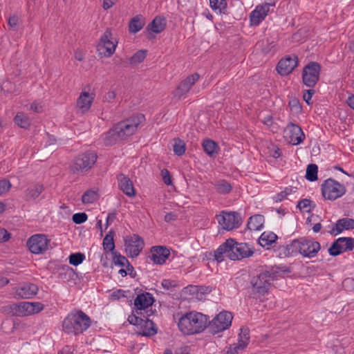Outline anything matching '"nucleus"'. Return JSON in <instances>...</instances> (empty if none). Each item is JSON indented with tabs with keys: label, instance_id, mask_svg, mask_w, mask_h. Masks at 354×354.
<instances>
[{
	"label": "nucleus",
	"instance_id": "f257e3e1",
	"mask_svg": "<svg viewBox=\"0 0 354 354\" xmlns=\"http://www.w3.org/2000/svg\"><path fill=\"white\" fill-rule=\"evenodd\" d=\"M144 120L143 114H138L114 124L105 135L104 145L112 146L119 141L126 140L136 131Z\"/></svg>",
	"mask_w": 354,
	"mask_h": 354
},
{
	"label": "nucleus",
	"instance_id": "f03ea898",
	"mask_svg": "<svg viewBox=\"0 0 354 354\" xmlns=\"http://www.w3.org/2000/svg\"><path fill=\"white\" fill-rule=\"evenodd\" d=\"M91 324L88 315L81 310H75L64 319L62 327L65 333L78 335L86 330Z\"/></svg>",
	"mask_w": 354,
	"mask_h": 354
},
{
	"label": "nucleus",
	"instance_id": "7ed1b4c3",
	"mask_svg": "<svg viewBox=\"0 0 354 354\" xmlns=\"http://www.w3.org/2000/svg\"><path fill=\"white\" fill-rule=\"evenodd\" d=\"M208 318L201 313L191 312L179 319L178 326L185 335L199 333L208 328Z\"/></svg>",
	"mask_w": 354,
	"mask_h": 354
},
{
	"label": "nucleus",
	"instance_id": "20e7f679",
	"mask_svg": "<svg viewBox=\"0 0 354 354\" xmlns=\"http://www.w3.org/2000/svg\"><path fill=\"white\" fill-rule=\"evenodd\" d=\"M153 313L151 309L146 310V315L139 316L131 313L128 317V322L135 326H140V330L137 332V335L142 337H151L157 333V328L154 322L149 319V317Z\"/></svg>",
	"mask_w": 354,
	"mask_h": 354
},
{
	"label": "nucleus",
	"instance_id": "39448f33",
	"mask_svg": "<svg viewBox=\"0 0 354 354\" xmlns=\"http://www.w3.org/2000/svg\"><path fill=\"white\" fill-rule=\"evenodd\" d=\"M345 186L333 178H328L322 185V194L325 199L335 201L346 193Z\"/></svg>",
	"mask_w": 354,
	"mask_h": 354
},
{
	"label": "nucleus",
	"instance_id": "423d86ee",
	"mask_svg": "<svg viewBox=\"0 0 354 354\" xmlns=\"http://www.w3.org/2000/svg\"><path fill=\"white\" fill-rule=\"evenodd\" d=\"M250 283L252 287V293L258 297L268 294L271 287L270 279L267 277L263 270L254 276L251 279Z\"/></svg>",
	"mask_w": 354,
	"mask_h": 354
},
{
	"label": "nucleus",
	"instance_id": "0eeeda50",
	"mask_svg": "<svg viewBox=\"0 0 354 354\" xmlns=\"http://www.w3.org/2000/svg\"><path fill=\"white\" fill-rule=\"evenodd\" d=\"M97 154L92 151H86L80 154L74 159L71 165L73 173L84 172L90 169L97 160Z\"/></svg>",
	"mask_w": 354,
	"mask_h": 354
},
{
	"label": "nucleus",
	"instance_id": "6e6552de",
	"mask_svg": "<svg viewBox=\"0 0 354 354\" xmlns=\"http://www.w3.org/2000/svg\"><path fill=\"white\" fill-rule=\"evenodd\" d=\"M321 65L317 62H310L302 71V82L308 87L313 88L318 82L321 72Z\"/></svg>",
	"mask_w": 354,
	"mask_h": 354
},
{
	"label": "nucleus",
	"instance_id": "1a4fd4ad",
	"mask_svg": "<svg viewBox=\"0 0 354 354\" xmlns=\"http://www.w3.org/2000/svg\"><path fill=\"white\" fill-rule=\"evenodd\" d=\"M232 315L227 311L218 314L212 321H208V328L211 333L216 334L228 328L232 324Z\"/></svg>",
	"mask_w": 354,
	"mask_h": 354
},
{
	"label": "nucleus",
	"instance_id": "9d476101",
	"mask_svg": "<svg viewBox=\"0 0 354 354\" xmlns=\"http://www.w3.org/2000/svg\"><path fill=\"white\" fill-rule=\"evenodd\" d=\"M113 39L111 30L107 28L102 35L97 46L100 55L109 57L115 53L118 41L114 42Z\"/></svg>",
	"mask_w": 354,
	"mask_h": 354
},
{
	"label": "nucleus",
	"instance_id": "9b49d317",
	"mask_svg": "<svg viewBox=\"0 0 354 354\" xmlns=\"http://www.w3.org/2000/svg\"><path fill=\"white\" fill-rule=\"evenodd\" d=\"M236 243L235 239L230 238L222 243L216 250L214 251L213 260L221 263L224 260V256L232 261H236L237 256L235 254L234 245Z\"/></svg>",
	"mask_w": 354,
	"mask_h": 354
},
{
	"label": "nucleus",
	"instance_id": "f8f14e48",
	"mask_svg": "<svg viewBox=\"0 0 354 354\" xmlns=\"http://www.w3.org/2000/svg\"><path fill=\"white\" fill-rule=\"evenodd\" d=\"M50 240L47 236L42 234H37L31 236L26 242V245L31 253L42 254L48 249Z\"/></svg>",
	"mask_w": 354,
	"mask_h": 354
},
{
	"label": "nucleus",
	"instance_id": "ddd939ff",
	"mask_svg": "<svg viewBox=\"0 0 354 354\" xmlns=\"http://www.w3.org/2000/svg\"><path fill=\"white\" fill-rule=\"evenodd\" d=\"M124 241L125 251L132 258L138 256L145 245L144 240L138 234L127 236Z\"/></svg>",
	"mask_w": 354,
	"mask_h": 354
},
{
	"label": "nucleus",
	"instance_id": "4468645a",
	"mask_svg": "<svg viewBox=\"0 0 354 354\" xmlns=\"http://www.w3.org/2000/svg\"><path fill=\"white\" fill-rule=\"evenodd\" d=\"M155 301L153 295L147 292L139 294L134 299V309L132 313H135L139 316L146 315V311L142 313V310H146L149 307L151 306Z\"/></svg>",
	"mask_w": 354,
	"mask_h": 354
},
{
	"label": "nucleus",
	"instance_id": "2eb2a0df",
	"mask_svg": "<svg viewBox=\"0 0 354 354\" xmlns=\"http://www.w3.org/2000/svg\"><path fill=\"white\" fill-rule=\"evenodd\" d=\"M218 221L223 228L227 231L232 230L234 228H238L242 223L241 215L236 212H231L220 215Z\"/></svg>",
	"mask_w": 354,
	"mask_h": 354
},
{
	"label": "nucleus",
	"instance_id": "dca6fc26",
	"mask_svg": "<svg viewBox=\"0 0 354 354\" xmlns=\"http://www.w3.org/2000/svg\"><path fill=\"white\" fill-rule=\"evenodd\" d=\"M285 137L289 139V142L297 145L303 142L305 135L302 129L297 124L290 122L284 129Z\"/></svg>",
	"mask_w": 354,
	"mask_h": 354
},
{
	"label": "nucleus",
	"instance_id": "f3484780",
	"mask_svg": "<svg viewBox=\"0 0 354 354\" xmlns=\"http://www.w3.org/2000/svg\"><path fill=\"white\" fill-rule=\"evenodd\" d=\"M298 62L296 55H288L279 62L277 71L281 75H288L297 66Z\"/></svg>",
	"mask_w": 354,
	"mask_h": 354
},
{
	"label": "nucleus",
	"instance_id": "a211bd4d",
	"mask_svg": "<svg viewBox=\"0 0 354 354\" xmlns=\"http://www.w3.org/2000/svg\"><path fill=\"white\" fill-rule=\"evenodd\" d=\"M301 254L304 257H315L321 248L320 243L313 239H308L306 237L301 238Z\"/></svg>",
	"mask_w": 354,
	"mask_h": 354
},
{
	"label": "nucleus",
	"instance_id": "6ab92c4d",
	"mask_svg": "<svg viewBox=\"0 0 354 354\" xmlns=\"http://www.w3.org/2000/svg\"><path fill=\"white\" fill-rule=\"evenodd\" d=\"M170 254L169 249L165 246H153L151 248V254L149 258L157 265H162L165 263Z\"/></svg>",
	"mask_w": 354,
	"mask_h": 354
},
{
	"label": "nucleus",
	"instance_id": "aec40b11",
	"mask_svg": "<svg viewBox=\"0 0 354 354\" xmlns=\"http://www.w3.org/2000/svg\"><path fill=\"white\" fill-rule=\"evenodd\" d=\"M199 77V75L197 73H195L183 80L176 89L174 96L180 98L186 94L195 82L198 80Z\"/></svg>",
	"mask_w": 354,
	"mask_h": 354
},
{
	"label": "nucleus",
	"instance_id": "412c9836",
	"mask_svg": "<svg viewBox=\"0 0 354 354\" xmlns=\"http://www.w3.org/2000/svg\"><path fill=\"white\" fill-rule=\"evenodd\" d=\"M167 20L163 16H156L154 19L147 25L146 30L149 32V36L148 38H151V32L159 34L162 32L166 28Z\"/></svg>",
	"mask_w": 354,
	"mask_h": 354
},
{
	"label": "nucleus",
	"instance_id": "4be33fe9",
	"mask_svg": "<svg viewBox=\"0 0 354 354\" xmlns=\"http://www.w3.org/2000/svg\"><path fill=\"white\" fill-rule=\"evenodd\" d=\"M119 188L124 194L129 197L136 196V190L131 179L124 174H119L117 176Z\"/></svg>",
	"mask_w": 354,
	"mask_h": 354
},
{
	"label": "nucleus",
	"instance_id": "5701e85b",
	"mask_svg": "<svg viewBox=\"0 0 354 354\" xmlns=\"http://www.w3.org/2000/svg\"><path fill=\"white\" fill-rule=\"evenodd\" d=\"M354 230V219L342 218L337 221L335 227L330 231V234L337 235L344 230Z\"/></svg>",
	"mask_w": 354,
	"mask_h": 354
},
{
	"label": "nucleus",
	"instance_id": "b1692460",
	"mask_svg": "<svg viewBox=\"0 0 354 354\" xmlns=\"http://www.w3.org/2000/svg\"><path fill=\"white\" fill-rule=\"evenodd\" d=\"M38 286L31 283H24L17 290V295L20 298H32L38 292Z\"/></svg>",
	"mask_w": 354,
	"mask_h": 354
},
{
	"label": "nucleus",
	"instance_id": "393cba45",
	"mask_svg": "<svg viewBox=\"0 0 354 354\" xmlns=\"http://www.w3.org/2000/svg\"><path fill=\"white\" fill-rule=\"evenodd\" d=\"M234 252L237 256L236 260L250 257L253 255L254 251L245 243H238L234 245Z\"/></svg>",
	"mask_w": 354,
	"mask_h": 354
},
{
	"label": "nucleus",
	"instance_id": "a878e982",
	"mask_svg": "<svg viewBox=\"0 0 354 354\" xmlns=\"http://www.w3.org/2000/svg\"><path fill=\"white\" fill-rule=\"evenodd\" d=\"M266 274L267 277L270 279V283L272 281L277 280L279 277H282V274L290 273L291 272L290 269L286 266H274L271 267L269 270H263Z\"/></svg>",
	"mask_w": 354,
	"mask_h": 354
},
{
	"label": "nucleus",
	"instance_id": "bb28decb",
	"mask_svg": "<svg viewBox=\"0 0 354 354\" xmlns=\"http://www.w3.org/2000/svg\"><path fill=\"white\" fill-rule=\"evenodd\" d=\"M202 146L204 151L209 157L214 158L218 154L220 147L213 140L209 138L203 140Z\"/></svg>",
	"mask_w": 354,
	"mask_h": 354
},
{
	"label": "nucleus",
	"instance_id": "cd10ccee",
	"mask_svg": "<svg viewBox=\"0 0 354 354\" xmlns=\"http://www.w3.org/2000/svg\"><path fill=\"white\" fill-rule=\"evenodd\" d=\"M93 100L94 97L88 92H82L77 99V104L80 109L85 111L91 108Z\"/></svg>",
	"mask_w": 354,
	"mask_h": 354
},
{
	"label": "nucleus",
	"instance_id": "c85d7f7f",
	"mask_svg": "<svg viewBox=\"0 0 354 354\" xmlns=\"http://www.w3.org/2000/svg\"><path fill=\"white\" fill-rule=\"evenodd\" d=\"M44 187L41 184H35L28 187L25 192L26 201L35 200L41 194Z\"/></svg>",
	"mask_w": 354,
	"mask_h": 354
},
{
	"label": "nucleus",
	"instance_id": "c756f323",
	"mask_svg": "<svg viewBox=\"0 0 354 354\" xmlns=\"http://www.w3.org/2000/svg\"><path fill=\"white\" fill-rule=\"evenodd\" d=\"M264 223V216L261 214H255L250 217L247 223V228L250 230H259Z\"/></svg>",
	"mask_w": 354,
	"mask_h": 354
},
{
	"label": "nucleus",
	"instance_id": "7c9ffc66",
	"mask_svg": "<svg viewBox=\"0 0 354 354\" xmlns=\"http://www.w3.org/2000/svg\"><path fill=\"white\" fill-rule=\"evenodd\" d=\"M114 235L115 232L113 230H110L105 236L103 239V248L104 250L108 252H111L112 254L115 252V243H114Z\"/></svg>",
	"mask_w": 354,
	"mask_h": 354
},
{
	"label": "nucleus",
	"instance_id": "2f4dec72",
	"mask_svg": "<svg viewBox=\"0 0 354 354\" xmlns=\"http://www.w3.org/2000/svg\"><path fill=\"white\" fill-rule=\"evenodd\" d=\"M250 341V329L248 327H242L241 328V333L239 335V342L236 345V348L241 350L244 349L249 343Z\"/></svg>",
	"mask_w": 354,
	"mask_h": 354
},
{
	"label": "nucleus",
	"instance_id": "473e14b6",
	"mask_svg": "<svg viewBox=\"0 0 354 354\" xmlns=\"http://www.w3.org/2000/svg\"><path fill=\"white\" fill-rule=\"evenodd\" d=\"M145 21L142 15H136L133 17L129 26V30L130 32L136 33L140 31L144 26Z\"/></svg>",
	"mask_w": 354,
	"mask_h": 354
},
{
	"label": "nucleus",
	"instance_id": "72a5a7b5",
	"mask_svg": "<svg viewBox=\"0 0 354 354\" xmlns=\"http://www.w3.org/2000/svg\"><path fill=\"white\" fill-rule=\"evenodd\" d=\"M277 236L272 232H264L259 239V243L262 247L269 246L274 243L277 239Z\"/></svg>",
	"mask_w": 354,
	"mask_h": 354
},
{
	"label": "nucleus",
	"instance_id": "f704fd0d",
	"mask_svg": "<svg viewBox=\"0 0 354 354\" xmlns=\"http://www.w3.org/2000/svg\"><path fill=\"white\" fill-rule=\"evenodd\" d=\"M214 187L219 194H227L232 189V185L224 179L217 180L214 183Z\"/></svg>",
	"mask_w": 354,
	"mask_h": 354
},
{
	"label": "nucleus",
	"instance_id": "c9c22d12",
	"mask_svg": "<svg viewBox=\"0 0 354 354\" xmlns=\"http://www.w3.org/2000/svg\"><path fill=\"white\" fill-rule=\"evenodd\" d=\"M301 238L298 239L293 240L291 243L288 244L286 247V255H292L295 253H299L301 254Z\"/></svg>",
	"mask_w": 354,
	"mask_h": 354
},
{
	"label": "nucleus",
	"instance_id": "e433bc0d",
	"mask_svg": "<svg viewBox=\"0 0 354 354\" xmlns=\"http://www.w3.org/2000/svg\"><path fill=\"white\" fill-rule=\"evenodd\" d=\"M330 256L337 257L344 252L343 245L341 243L340 237L334 241L328 250Z\"/></svg>",
	"mask_w": 354,
	"mask_h": 354
},
{
	"label": "nucleus",
	"instance_id": "4c0bfd02",
	"mask_svg": "<svg viewBox=\"0 0 354 354\" xmlns=\"http://www.w3.org/2000/svg\"><path fill=\"white\" fill-rule=\"evenodd\" d=\"M28 301H22L18 304H14V309L15 310V316H26L29 315V307L27 306Z\"/></svg>",
	"mask_w": 354,
	"mask_h": 354
},
{
	"label": "nucleus",
	"instance_id": "58836bf2",
	"mask_svg": "<svg viewBox=\"0 0 354 354\" xmlns=\"http://www.w3.org/2000/svg\"><path fill=\"white\" fill-rule=\"evenodd\" d=\"M209 4L213 10H218L220 14L227 13V2L225 0H209Z\"/></svg>",
	"mask_w": 354,
	"mask_h": 354
},
{
	"label": "nucleus",
	"instance_id": "ea45409f",
	"mask_svg": "<svg viewBox=\"0 0 354 354\" xmlns=\"http://www.w3.org/2000/svg\"><path fill=\"white\" fill-rule=\"evenodd\" d=\"M318 167L315 164H310L307 166L306 172V178L310 181H315L317 180Z\"/></svg>",
	"mask_w": 354,
	"mask_h": 354
},
{
	"label": "nucleus",
	"instance_id": "a19ab883",
	"mask_svg": "<svg viewBox=\"0 0 354 354\" xmlns=\"http://www.w3.org/2000/svg\"><path fill=\"white\" fill-rule=\"evenodd\" d=\"M173 150L176 155L182 156L185 153L186 145L183 140L177 138L174 139Z\"/></svg>",
	"mask_w": 354,
	"mask_h": 354
},
{
	"label": "nucleus",
	"instance_id": "79ce46f5",
	"mask_svg": "<svg viewBox=\"0 0 354 354\" xmlns=\"http://www.w3.org/2000/svg\"><path fill=\"white\" fill-rule=\"evenodd\" d=\"M97 198L98 194L97 192L90 189L83 194L82 201L83 203H93L96 201Z\"/></svg>",
	"mask_w": 354,
	"mask_h": 354
},
{
	"label": "nucleus",
	"instance_id": "37998d69",
	"mask_svg": "<svg viewBox=\"0 0 354 354\" xmlns=\"http://www.w3.org/2000/svg\"><path fill=\"white\" fill-rule=\"evenodd\" d=\"M14 120L21 128L27 129L30 126L28 118L22 113H18L15 117Z\"/></svg>",
	"mask_w": 354,
	"mask_h": 354
},
{
	"label": "nucleus",
	"instance_id": "c03bdc74",
	"mask_svg": "<svg viewBox=\"0 0 354 354\" xmlns=\"http://www.w3.org/2000/svg\"><path fill=\"white\" fill-rule=\"evenodd\" d=\"M312 201L308 198H304L302 200H300L297 205V207L299 208L301 211L304 210L306 212H310L312 209H314L315 207V204H313L312 205Z\"/></svg>",
	"mask_w": 354,
	"mask_h": 354
},
{
	"label": "nucleus",
	"instance_id": "a18cd8bd",
	"mask_svg": "<svg viewBox=\"0 0 354 354\" xmlns=\"http://www.w3.org/2000/svg\"><path fill=\"white\" fill-rule=\"evenodd\" d=\"M113 263L115 266H118L120 267H127L128 263H129V260L124 257L120 254L117 251L113 252Z\"/></svg>",
	"mask_w": 354,
	"mask_h": 354
},
{
	"label": "nucleus",
	"instance_id": "49530a36",
	"mask_svg": "<svg viewBox=\"0 0 354 354\" xmlns=\"http://www.w3.org/2000/svg\"><path fill=\"white\" fill-rule=\"evenodd\" d=\"M68 259L71 265L77 266L83 262L85 259V255L81 252L72 253L70 254Z\"/></svg>",
	"mask_w": 354,
	"mask_h": 354
},
{
	"label": "nucleus",
	"instance_id": "de8ad7c7",
	"mask_svg": "<svg viewBox=\"0 0 354 354\" xmlns=\"http://www.w3.org/2000/svg\"><path fill=\"white\" fill-rule=\"evenodd\" d=\"M147 50H140L137 51L130 59L131 64H138L144 61L146 57Z\"/></svg>",
	"mask_w": 354,
	"mask_h": 354
},
{
	"label": "nucleus",
	"instance_id": "09e8293b",
	"mask_svg": "<svg viewBox=\"0 0 354 354\" xmlns=\"http://www.w3.org/2000/svg\"><path fill=\"white\" fill-rule=\"evenodd\" d=\"M340 241L342 245H343L344 252L352 251L354 249V238L340 237Z\"/></svg>",
	"mask_w": 354,
	"mask_h": 354
},
{
	"label": "nucleus",
	"instance_id": "8fccbe9b",
	"mask_svg": "<svg viewBox=\"0 0 354 354\" xmlns=\"http://www.w3.org/2000/svg\"><path fill=\"white\" fill-rule=\"evenodd\" d=\"M250 17L251 24L257 26L265 19L266 17L261 15L259 10H254L250 13Z\"/></svg>",
	"mask_w": 354,
	"mask_h": 354
},
{
	"label": "nucleus",
	"instance_id": "3c124183",
	"mask_svg": "<svg viewBox=\"0 0 354 354\" xmlns=\"http://www.w3.org/2000/svg\"><path fill=\"white\" fill-rule=\"evenodd\" d=\"M27 306L29 307V314H35L41 312L44 306L40 302H28Z\"/></svg>",
	"mask_w": 354,
	"mask_h": 354
},
{
	"label": "nucleus",
	"instance_id": "603ef678",
	"mask_svg": "<svg viewBox=\"0 0 354 354\" xmlns=\"http://www.w3.org/2000/svg\"><path fill=\"white\" fill-rule=\"evenodd\" d=\"M288 106L291 110L296 113H300L301 111V105L300 102L297 98H292L289 101Z\"/></svg>",
	"mask_w": 354,
	"mask_h": 354
},
{
	"label": "nucleus",
	"instance_id": "864d4df0",
	"mask_svg": "<svg viewBox=\"0 0 354 354\" xmlns=\"http://www.w3.org/2000/svg\"><path fill=\"white\" fill-rule=\"evenodd\" d=\"M88 219V216L85 212L75 213L72 216V220L75 224H82Z\"/></svg>",
	"mask_w": 354,
	"mask_h": 354
},
{
	"label": "nucleus",
	"instance_id": "5fc2aeb1",
	"mask_svg": "<svg viewBox=\"0 0 354 354\" xmlns=\"http://www.w3.org/2000/svg\"><path fill=\"white\" fill-rule=\"evenodd\" d=\"M11 183L8 180L3 179L0 180V196L8 192L11 187Z\"/></svg>",
	"mask_w": 354,
	"mask_h": 354
},
{
	"label": "nucleus",
	"instance_id": "6e6d98bb",
	"mask_svg": "<svg viewBox=\"0 0 354 354\" xmlns=\"http://www.w3.org/2000/svg\"><path fill=\"white\" fill-rule=\"evenodd\" d=\"M161 176L165 185H170L172 184L171 176L169 171L167 169H163L161 170Z\"/></svg>",
	"mask_w": 354,
	"mask_h": 354
},
{
	"label": "nucleus",
	"instance_id": "4d7b16f0",
	"mask_svg": "<svg viewBox=\"0 0 354 354\" xmlns=\"http://www.w3.org/2000/svg\"><path fill=\"white\" fill-rule=\"evenodd\" d=\"M343 287L347 290H354V278H346L342 282Z\"/></svg>",
	"mask_w": 354,
	"mask_h": 354
},
{
	"label": "nucleus",
	"instance_id": "13d9d810",
	"mask_svg": "<svg viewBox=\"0 0 354 354\" xmlns=\"http://www.w3.org/2000/svg\"><path fill=\"white\" fill-rule=\"evenodd\" d=\"M270 3H265V5H259L254 10H259L261 15L266 17L270 9Z\"/></svg>",
	"mask_w": 354,
	"mask_h": 354
},
{
	"label": "nucleus",
	"instance_id": "bf43d9fd",
	"mask_svg": "<svg viewBox=\"0 0 354 354\" xmlns=\"http://www.w3.org/2000/svg\"><path fill=\"white\" fill-rule=\"evenodd\" d=\"M10 238V233L6 229L0 228V242L4 243L8 241Z\"/></svg>",
	"mask_w": 354,
	"mask_h": 354
},
{
	"label": "nucleus",
	"instance_id": "052dcab7",
	"mask_svg": "<svg viewBox=\"0 0 354 354\" xmlns=\"http://www.w3.org/2000/svg\"><path fill=\"white\" fill-rule=\"evenodd\" d=\"M8 24L12 29L16 30L19 24V17L17 15L10 17Z\"/></svg>",
	"mask_w": 354,
	"mask_h": 354
},
{
	"label": "nucleus",
	"instance_id": "680f3d73",
	"mask_svg": "<svg viewBox=\"0 0 354 354\" xmlns=\"http://www.w3.org/2000/svg\"><path fill=\"white\" fill-rule=\"evenodd\" d=\"M315 91L313 89H308L305 91L303 98L308 104H310V100Z\"/></svg>",
	"mask_w": 354,
	"mask_h": 354
},
{
	"label": "nucleus",
	"instance_id": "e2e57ef3",
	"mask_svg": "<svg viewBox=\"0 0 354 354\" xmlns=\"http://www.w3.org/2000/svg\"><path fill=\"white\" fill-rule=\"evenodd\" d=\"M162 286L165 290H169L172 287H176L177 284L174 281L163 279L162 281Z\"/></svg>",
	"mask_w": 354,
	"mask_h": 354
},
{
	"label": "nucleus",
	"instance_id": "0e129e2a",
	"mask_svg": "<svg viewBox=\"0 0 354 354\" xmlns=\"http://www.w3.org/2000/svg\"><path fill=\"white\" fill-rule=\"evenodd\" d=\"M126 292L123 290L119 289L116 291H114L111 295V299H119L121 297H126L127 295H125Z\"/></svg>",
	"mask_w": 354,
	"mask_h": 354
},
{
	"label": "nucleus",
	"instance_id": "69168bd1",
	"mask_svg": "<svg viewBox=\"0 0 354 354\" xmlns=\"http://www.w3.org/2000/svg\"><path fill=\"white\" fill-rule=\"evenodd\" d=\"M115 97L116 93L114 91H109L104 95L103 97V101L111 102L115 98Z\"/></svg>",
	"mask_w": 354,
	"mask_h": 354
},
{
	"label": "nucleus",
	"instance_id": "338daca9",
	"mask_svg": "<svg viewBox=\"0 0 354 354\" xmlns=\"http://www.w3.org/2000/svg\"><path fill=\"white\" fill-rule=\"evenodd\" d=\"M116 215H117V214L115 212H110L108 214V216L106 218V227L114 221V220L116 218Z\"/></svg>",
	"mask_w": 354,
	"mask_h": 354
},
{
	"label": "nucleus",
	"instance_id": "774afa93",
	"mask_svg": "<svg viewBox=\"0 0 354 354\" xmlns=\"http://www.w3.org/2000/svg\"><path fill=\"white\" fill-rule=\"evenodd\" d=\"M175 354H190L188 346L180 347L175 351Z\"/></svg>",
	"mask_w": 354,
	"mask_h": 354
}]
</instances>
